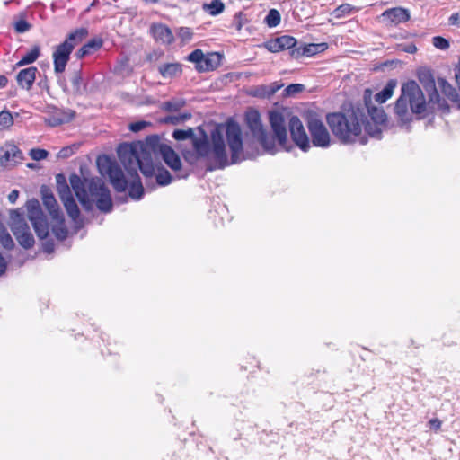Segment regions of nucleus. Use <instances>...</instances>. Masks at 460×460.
<instances>
[{"label": "nucleus", "mask_w": 460, "mask_h": 460, "mask_svg": "<svg viewBox=\"0 0 460 460\" xmlns=\"http://www.w3.org/2000/svg\"><path fill=\"white\" fill-rule=\"evenodd\" d=\"M141 146H131L124 143L118 147V156L123 164L127 174L120 167L108 156L102 155L97 158V165L102 174H107L113 188L119 191H125L129 189V196L136 200L142 199L144 188L137 172L139 169L142 174L146 177H152L155 173L153 158L149 156H139L138 149Z\"/></svg>", "instance_id": "obj_1"}, {"label": "nucleus", "mask_w": 460, "mask_h": 460, "mask_svg": "<svg viewBox=\"0 0 460 460\" xmlns=\"http://www.w3.org/2000/svg\"><path fill=\"white\" fill-rule=\"evenodd\" d=\"M372 92L366 89L364 105L345 111L328 114L327 123L332 133L343 143L358 142L365 145L368 137L374 136V104L371 99Z\"/></svg>", "instance_id": "obj_2"}, {"label": "nucleus", "mask_w": 460, "mask_h": 460, "mask_svg": "<svg viewBox=\"0 0 460 460\" xmlns=\"http://www.w3.org/2000/svg\"><path fill=\"white\" fill-rule=\"evenodd\" d=\"M172 137L179 141L190 139L194 151L199 157H207L215 162L220 168L227 166L223 126H217L211 131L210 141L207 134L201 129H199V136H195L191 128L176 129L173 131Z\"/></svg>", "instance_id": "obj_3"}, {"label": "nucleus", "mask_w": 460, "mask_h": 460, "mask_svg": "<svg viewBox=\"0 0 460 460\" xmlns=\"http://www.w3.org/2000/svg\"><path fill=\"white\" fill-rule=\"evenodd\" d=\"M71 188L85 210H91L95 204L99 210L108 213L112 209L109 189L102 179L81 178L74 173L69 178Z\"/></svg>", "instance_id": "obj_4"}, {"label": "nucleus", "mask_w": 460, "mask_h": 460, "mask_svg": "<svg viewBox=\"0 0 460 460\" xmlns=\"http://www.w3.org/2000/svg\"><path fill=\"white\" fill-rule=\"evenodd\" d=\"M426 111V99L419 84L408 81L402 85L401 95L394 105V113L402 124H409L412 115H421Z\"/></svg>", "instance_id": "obj_5"}, {"label": "nucleus", "mask_w": 460, "mask_h": 460, "mask_svg": "<svg viewBox=\"0 0 460 460\" xmlns=\"http://www.w3.org/2000/svg\"><path fill=\"white\" fill-rule=\"evenodd\" d=\"M131 146H141L138 149L139 156L156 157L159 155L164 163L174 172H178L181 168V161L175 151L168 145L160 143L157 137H150L146 138V143H133Z\"/></svg>", "instance_id": "obj_6"}, {"label": "nucleus", "mask_w": 460, "mask_h": 460, "mask_svg": "<svg viewBox=\"0 0 460 460\" xmlns=\"http://www.w3.org/2000/svg\"><path fill=\"white\" fill-rule=\"evenodd\" d=\"M87 35L88 31L86 29H76L70 32L62 43L55 47L52 58L56 74H62L66 70L73 49L80 44Z\"/></svg>", "instance_id": "obj_7"}, {"label": "nucleus", "mask_w": 460, "mask_h": 460, "mask_svg": "<svg viewBox=\"0 0 460 460\" xmlns=\"http://www.w3.org/2000/svg\"><path fill=\"white\" fill-rule=\"evenodd\" d=\"M245 121L252 136L264 150L270 154H275L277 152L276 140L264 129L260 113L256 110L248 111L245 114Z\"/></svg>", "instance_id": "obj_8"}, {"label": "nucleus", "mask_w": 460, "mask_h": 460, "mask_svg": "<svg viewBox=\"0 0 460 460\" xmlns=\"http://www.w3.org/2000/svg\"><path fill=\"white\" fill-rule=\"evenodd\" d=\"M56 182L59 198L63 202L67 215L75 224H77L80 217V210L72 196V192L66 182V177L61 173L58 174L56 176Z\"/></svg>", "instance_id": "obj_9"}, {"label": "nucleus", "mask_w": 460, "mask_h": 460, "mask_svg": "<svg viewBox=\"0 0 460 460\" xmlns=\"http://www.w3.org/2000/svg\"><path fill=\"white\" fill-rule=\"evenodd\" d=\"M307 128L314 146L322 148H326L330 146V133L316 113L307 114Z\"/></svg>", "instance_id": "obj_10"}, {"label": "nucleus", "mask_w": 460, "mask_h": 460, "mask_svg": "<svg viewBox=\"0 0 460 460\" xmlns=\"http://www.w3.org/2000/svg\"><path fill=\"white\" fill-rule=\"evenodd\" d=\"M226 136L231 152V162L227 160V165L242 161L243 159L242 157L243 138L240 126L233 121L227 122L226 126Z\"/></svg>", "instance_id": "obj_11"}, {"label": "nucleus", "mask_w": 460, "mask_h": 460, "mask_svg": "<svg viewBox=\"0 0 460 460\" xmlns=\"http://www.w3.org/2000/svg\"><path fill=\"white\" fill-rule=\"evenodd\" d=\"M23 160L22 150L11 141L0 146V168L10 169Z\"/></svg>", "instance_id": "obj_12"}, {"label": "nucleus", "mask_w": 460, "mask_h": 460, "mask_svg": "<svg viewBox=\"0 0 460 460\" xmlns=\"http://www.w3.org/2000/svg\"><path fill=\"white\" fill-rule=\"evenodd\" d=\"M11 230L21 246L25 249L31 248L34 244V238L30 231L28 224L23 218H13Z\"/></svg>", "instance_id": "obj_13"}, {"label": "nucleus", "mask_w": 460, "mask_h": 460, "mask_svg": "<svg viewBox=\"0 0 460 460\" xmlns=\"http://www.w3.org/2000/svg\"><path fill=\"white\" fill-rule=\"evenodd\" d=\"M269 119L271 126V128L274 132L275 137L274 139H277L279 145L288 150L286 147V143L288 141V133L286 128L285 118L279 111H272L269 113Z\"/></svg>", "instance_id": "obj_14"}, {"label": "nucleus", "mask_w": 460, "mask_h": 460, "mask_svg": "<svg viewBox=\"0 0 460 460\" xmlns=\"http://www.w3.org/2000/svg\"><path fill=\"white\" fill-rule=\"evenodd\" d=\"M288 127L293 141L303 151H307L310 147V142L304 125L299 118L292 116L289 119Z\"/></svg>", "instance_id": "obj_15"}, {"label": "nucleus", "mask_w": 460, "mask_h": 460, "mask_svg": "<svg viewBox=\"0 0 460 460\" xmlns=\"http://www.w3.org/2000/svg\"><path fill=\"white\" fill-rule=\"evenodd\" d=\"M410 12L402 7H394L385 11L379 22L386 26L398 25L410 20Z\"/></svg>", "instance_id": "obj_16"}, {"label": "nucleus", "mask_w": 460, "mask_h": 460, "mask_svg": "<svg viewBox=\"0 0 460 460\" xmlns=\"http://www.w3.org/2000/svg\"><path fill=\"white\" fill-rule=\"evenodd\" d=\"M426 79V83L424 87L427 92H429V103H437L438 107L443 111H448V105L447 102L440 99L438 90L436 88V84L434 78L431 75H424V77L420 76V82H424Z\"/></svg>", "instance_id": "obj_17"}, {"label": "nucleus", "mask_w": 460, "mask_h": 460, "mask_svg": "<svg viewBox=\"0 0 460 460\" xmlns=\"http://www.w3.org/2000/svg\"><path fill=\"white\" fill-rule=\"evenodd\" d=\"M40 192L43 204L51 216V218H60V214H62V212L60 211L58 202L51 190L48 187L42 186Z\"/></svg>", "instance_id": "obj_18"}, {"label": "nucleus", "mask_w": 460, "mask_h": 460, "mask_svg": "<svg viewBox=\"0 0 460 460\" xmlns=\"http://www.w3.org/2000/svg\"><path fill=\"white\" fill-rule=\"evenodd\" d=\"M151 33L156 41L163 44H171L174 40L171 29L163 23L153 24L151 26Z\"/></svg>", "instance_id": "obj_19"}, {"label": "nucleus", "mask_w": 460, "mask_h": 460, "mask_svg": "<svg viewBox=\"0 0 460 460\" xmlns=\"http://www.w3.org/2000/svg\"><path fill=\"white\" fill-rule=\"evenodd\" d=\"M37 72L38 69L34 66L22 69L16 76L18 84L26 90H30L34 84Z\"/></svg>", "instance_id": "obj_20"}, {"label": "nucleus", "mask_w": 460, "mask_h": 460, "mask_svg": "<svg viewBox=\"0 0 460 460\" xmlns=\"http://www.w3.org/2000/svg\"><path fill=\"white\" fill-rule=\"evenodd\" d=\"M73 118V113L69 111H64L58 109H53L52 113L45 118V122L51 126L57 127L70 121Z\"/></svg>", "instance_id": "obj_21"}, {"label": "nucleus", "mask_w": 460, "mask_h": 460, "mask_svg": "<svg viewBox=\"0 0 460 460\" xmlns=\"http://www.w3.org/2000/svg\"><path fill=\"white\" fill-rule=\"evenodd\" d=\"M102 46V40L101 39H93L77 50L76 57L79 59L84 58V57L94 53Z\"/></svg>", "instance_id": "obj_22"}, {"label": "nucleus", "mask_w": 460, "mask_h": 460, "mask_svg": "<svg viewBox=\"0 0 460 460\" xmlns=\"http://www.w3.org/2000/svg\"><path fill=\"white\" fill-rule=\"evenodd\" d=\"M323 44H309L303 48H296L292 49L290 51V55L295 58H298L301 56L311 57L320 50H323Z\"/></svg>", "instance_id": "obj_23"}, {"label": "nucleus", "mask_w": 460, "mask_h": 460, "mask_svg": "<svg viewBox=\"0 0 460 460\" xmlns=\"http://www.w3.org/2000/svg\"><path fill=\"white\" fill-rule=\"evenodd\" d=\"M158 70L164 78H173L181 75V66L179 63H168L161 65Z\"/></svg>", "instance_id": "obj_24"}, {"label": "nucleus", "mask_w": 460, "mask_h": 460, "mask_svg": "<svg viewBox=\"0 0 460 460\" xmlns=\"http://www.w3.org/2000/svg\"><path fill=\"white\" fill-rule=\"evenodd\" d=\"M152 158H153V164L155 166L154 175L155 174V176H156V182L161 186H166V185L170 184L172 180L171 173L167 170L160 167L159 165H157L155 163V160H157L158 157H152Z\"/></svg>", "instance_id": "obj_25"}, {"label": "nucleus", "mask_w": 460, "mask_h": 460, "mask_svg": "<svg viewBox=\"0 0 460 460\" xmlns=\"http://www.w3.org/2000/svg\"><path fill=\"white\" fill-rule=\"evenodd\" d=\"M396 85L397 81L395 79H390L384 89L378 93H376V102L379 103L385 102L392 97Z\"/></svg>", "instance_id": "obj_26"}, {"label": "nucleus", "mask_w": 460, "mask_h": 460, "mask_svg": "<svg viewBox=\"0 0 460 460\" xmlns=\"http://www.w3.org/2000/svg\"><path fill=\"white\" fill-rule=\"evenodd\" d=\"M31 222L40 239H44L48 236L49 226L44 216L39 217L37 219H31Z\"/></svg>", "instance_id": "obj_27"}, {"label": "nucleus", "mask_w": 460, "mask_h": 460, "mask_svg": "<svg viewBox=\"0 0 460 460\" xmlns=\"http://www.w3.org/2000/svg\"><path fill=\"white\" fill-rule=\"evenodd\" d=\"M55 224L52 226V233L58 240H65L67 236L68 231L65 226L63 214H60V218H52Z\"/></svg>", "instance_id": "obj_28"}, {"label": "nucleus", "mask_w": 460, "mask_h": 460, "mask_svg": "<svg viewBox=\"0 0 460 460\" xmlns=\"http://www.w3.org/2000/svg\"><path fill=\"white\" fill-rule=\"evenodd\" d=\"M438 84L442 93L450 101L454 102L455 100L458 99V93H456V90L445 78L438 77Z\"/></svg>", "instance_id": "obj_29"}, {"label": "nucleus", "mask_w": 460, "mask_h": 460, "mask_svg": "<svg viewBox=\"0 0 460 460\" xmlns=\"http://www.w3.org/2000/svg\"><path fill=\"white\" fill-rule=\"evenodd\" d=\"M40 54V49L39 46H34L29 52L22 57L20 61L17 63L18 66L32 64L35 62Z\"/></svg>", "instance_id": "obj_30"}, {"label": "nucleus", "mask_w": 460, "mask_h": 460, "mask_svg": "<svg viewBox=\"0 0 460 460\" xmlns=\"http://www.w3.org/2000/svg\"><path fill=\"white\" fill-rule=\"evenodd\" d=\"M225 4L221 0H212L208 4H203V10L212 16L218 15L223 13Z\"/></svg>", "instance_id": "obj_31"}, {"label": "nucleus", "mask_w": 460, "mask_h": 460, "mask_svg": "<svg viewBox=\"0 0 460 460\" xmlns=\"http://www.w3.org/2000/svg\"><path fill=\"white\" fill-rule=\"evenodd\" d=\"M203 52L200 49H195L188 56V60L196 64V68L199 71H207L208 66L202 65L203 62Z\"/></svg>", "instance_id": "obj_32"}, {"label": "nucleus", "mask_w": 460, "mask_h": 460, "mask_svg": "<svg viewBox=\"0 0 460 460\" xmlns=\"http://www.w3.org/2000/svg\"><path fill=\"white\" fill-rule=\"evenodd\" d=\"M27 210L29 219H37V217L43 216L40 203L36 199L29 200L27 202Z\"/></svg>", "instance_id": "obj_33"}, {"label": "nucleus", "mask_w": 460, "mask_h": 460, "mask_svg": "<svg viewBox=\"0 0 460 460\" xmlns=\"http://www.w3.org/2000/svg\"><path fill=\"white\" fill-rule=\"evenodd\" d=\"M281 21V15L276 9H270L266 15L264 22L270 28L277 27Z\"/></svg>", "instance_id": "obj_34"}, {"label": "nucleus", "mask_w": 460, "mask_h": 460, "mask_svg": "<svg viewBox=\"0 0 460 460\" xmlns=\"http://www.w3.org/2000/svg\"><path fill=\"white\" fill-rule=\"evenodd\" d=\"M279 40V44L282 48V50L284 49H296V40L294 37L288 36V35H283L280 37H278Z\"/></svg>", "instance_id": "obj_35"}, {"label": "nucleus", "mask_w": 460, "mask_h": 460, "mask_svg": "<svg viewBox=\"0 0 460 460\" xmlns=\"http://www.w3.org/2000/svg\"><path fill=\"white\" fill-rule=\"evenodd\" d=\"M353 7L349 4H343L338 6L333 12L332 15L337 18H342L351 13Z\"/></svg>", "instance_id": "obj_36"}, {"label": "nucleus", "mask_w": 460, "mask_h": 460, "mask_svg": "<svg viewBox=\"0 0 460 460\" xmlns=\"http://www.w3.org/2000/svg\"><path fill=\"white\" fill-rule=\"evenodd\" d=\"M185 104L183 100H173L165 102L162 104V108L168 111H176L182 108Z\"/></svg>", "instance_id": "obj_37"}, {"label": "nucleus", "mask_w": 460, "mask_h": 460, "mask_svg": "<svg viewBox=\"0 0 460 460\" xmlns=\"http://www.w3.org/2000/svg\"><path fill=\"white\" fill-rule=\"evenodd\" d=\"M177 36L181 39L182 43H187L192 39L193 32L189 27H180L177 31Z\"/></svg>", "instance_id": "obj_38"}, {"label": "nucleus", "mask_w": 460, "mask_h": 460, "mask_svg": "<svg viewBox=\"0 0 460 460\" xmlns=\"http://www.w3.org/2000/svg\"><path fill=\"white\" fill-rule=\"evenodd\" d=\"M13 119L10 111H2L0 112V127L6 128L13 125Z\"/></svg>", "instance_id": "obj_39"}, {"label": "nucleus", "mask_w": 460, "mask_h": 460, "mask_svg": "<svg viewBox=\"0 0 460 460\" xmlns=\"http://www.w3.org/2000/svg\"><path fill=\"white\" fill-rule=\"evenodd\" d=\"M263 47L272 53L282 51L278 37L264 42Z\"/></svg>", "instance_id": "obj_40"}, {"label": "nucleus", "mask_w": 460, "mask_h": 460, "mask_svg": "<svg viewBox=\"0 0 460 460\" xmlns=\"http://www.w3.org/2000/svg\"><path fill=\"white\" fill-rule=\"evenodd\" d=\"M432 42L437 49L442 50L447 49L450 46L449 41L441 36L433 37Z\"/></svg>", "instance_id": "obj_41"}, {"label": "nucleus", "mask_w": 460, "mask_h": 460, "mask_svg": "<svg viewBox=\"0 0 460 460\" xmlns=\"http://www.w3.org/2000/svg\"><path fill=\"white\" fill-rule=\"evenodd\" d=\"M305 90V85L301 84H292L286 87V95L292 96Z\"/></svg>", "instance_id": "obj_42"}, {"label": "nucleus", "mask_w": 460, "mask_h": 460, "mask_svg": "<svg viewBox=\"0 0 460 460\" xmlns=\"http://www.w3.org/2000/svg\"><path fill=\"white\" fill-rule=\"evenodd\" d=\"M31 157L35 161H40L48 156V152L45 149L33 148L30 151Z\"/></svg>", "instance_id": "obj_43"}, {"label": "nucleus", "mask_w": 460, "mask_h": 460, "mask_svg": "<svg viewBox=\"0 0 460 460\" xmlns=\"http://www.w3.org/2000/svg\"><path fill=\"white\" fill-rule=\"evenodd\" d=\"M0 241L4 248L10 249L13 246V239L6 232H3L0 235Z\"/></svg>", "instance_id": "obj_44"}, {"label": "nucleus", "mask_w": 460, "mask_h": 460, "mask_svg": "<svg viewBox=\"0 0 460 460\" xmlns=\"http://www.w3.org/2000/svg\"><path fill=\"white\" fill-rule=\"evenodd\" d=\"M30 27V24L25 20H20L14 24L15 31L19 33H23L29 31Z\"/></svg>", "instance_id": "obj_45"}, {"label": "nucleus", "mask_w": 460, "mask_h": 460, "mask_svg": "<svg viewBox=\"0 0 460 460\" xmlns=\"http://www.w3.org/2000/svg\"><path fill=\"white\" fill-rule=\"evenodd\" d=\"M386 121V114L383 109H378L376 107V125L383 124Z\"/></svg>", "instance_id": "obj_46"}, {"label": "nucleus", "mask_w": 460, "mask_h": 460, "mask_svg": "<svg viewBox=\"0 0 460 460\" xmlns=\"http://www.w3.org/2000/svg\"><path fill=\"white\" fill-rule=\"evenodd\" d=\"M187 118H190V115H183V116H168L164 119V122L166 123H172V124H178L181 121H183Z\"/></svg>", "instance_id": "obj_47"}, {"label": "nucleus", "mask_w": 460, "mask_h": 460, "mask_svg": "<svg viewBox=\"0 0 460 460\" xmlns=\"http://www.w3.org/2000/svg\"><path fill=\"white\" fill-rule=\"evenodd\" d=\"M148 125L146 121H137L129 125V129L133 132H138L144 129Z\"/></svg>", "instance_id": "obj_48"}, {"label": "nucleus", "mask_w": 460, "mask_h": 460, "mask_svg": "<svg viewBox=\"0 0 460 460\" xmlns=\"http://www.w3.org/2000/svg\"><path fill=\"white\" fill-rule=\"evenodd\" d=\"M448 22L450 25L460 26V13H452L448 19Z\"/></svg>", "instance_id": "obj_49"}, {"label": "nucleus", "mask_w": 460, "mask_h": 460, "mask_svg": "<svg viewBox=\"0 0 460 460\" xmlns=\"http://www.w3.org/2000/svg\"><path fill=\"white\" fill-rule=\"evenodd\" d=\"M19 197V191L17 190H13L8 195V200L10 203L13 204L16 202Z\"/></svg>", "instance_id": "obj_50"}, {"label": "nucleus", "mask_w": 460, "mask_h": 460, "mask_svg": "<svg viewBox=\"0 0 460 460\" xmlns=\"http://www.w3.org/2000/svg\"><path fill=\"white\" fill-rule=\"evenodd\" d=\"M72 83L76 91H79L82 83V77L79 75H75L72 80Z\"/></svg>", "instance_id": "obj_51"}, {"label": "nucleus", "mask_w": 460, "mask_h": 460, "mask_svg": "<svg viewBox=\"0 0 460 460\" xmlns=\"http://www.w3.org/2000/svg\"><path fill=\"white\" fill-rule=\"evenodd\" d=\"M72 154L71 147H65L62 148L59 152L58 156V157H68Z\"/></svg>", "instance_id": "obj_52"}, {"label": "nucleus", "mask_w": 460, "mask_h": 460, "mask_svg": "<svg viewBox=\"0 0 460 460\" xmlns=\"http://www.w3.org/2000/svg\"><path fill=\"white\" fill-rule=\"evenodd\" d=\"M7 263L4 258L0 254V276L3 275L6 270Z\"/></svg>", "instance_id": "obj_53"}, {"label": "nucleus", "mask_w": 460, "mask_h": 460, "mask_svg": "<svg viewBox=\"0 0 460 460\" xmlns=\"http://www.w3.org/2000/svg\"><path fill=\"white\" fill-rule=\"evenodd\" d=\"M429 426L434 429H438L441 426V421L438 419H431L429 420Z\"/></svg>", "instance_id": "obj_54"}, {"label": "nucleus", "mask_w": 460, "mask_h": 460, "mask_svg": "<svg viewBox=\"0 0 460 460\" xmlns=\"http://www.w3.org/2000/svg\"><path fill=\"white\" fill-rule=\"evenodd\" d=\"M202 65H206V66H208L207 71L212 70L215 67L214 65L211 62V59L209 58H208V57H205V56H203Z\"/></svg>", "instance_id": "obj_55"}, {"label": "nucleus", "mask_w": 460, "mask_h": 460, "mask_svg": "<svg viewBox=\"0 0 460 460\" xmlns=\"http://www.w3.org/2000/svg\"><path fill=\"white\" fill-rule=\"evenodd\" d=\"M54 250L53 248V244L51 243H49L47 242L46 243H44V251L48 253H50L52 252Z\"/></svg>", "instance_id": "obj_56"}, {"label": "nucleus", "mask_w": 460, "mask_h": 460, "mask_svg": "<svg viewBox=\"0 0 460 460\" xmlns=\"http://www.w3.org/2000/svg\"><path fill=\"white\" fill-rule=\"evenodd\" d=\"M7 84V78L4 75H0V88H3Z\"/></svg>", "instance_id": "obj_57"}, {"label": "nucleus", "mask_w": 460, "mask_h": 460, "mask_svg": "<svg viewBox=\"0 0 460 460\" xmlns=\"http://www.w3.org/2000/svg\"><path fill=\"white\" fill-rule=\"evenodd\" d=\"M375 134H376V139L381 138V131L376 127Z\"/></svg>", "instance_id": "obj_58"}, {"label": "nucleus", "mask_w": 460, "mask_h": 460, "mask_svg": "<svg viewBox=\"0 0 460 460\" xmlns=\"http://www.w3.org/2000/svg\"><path fill=\"white\" fill-rule=\"evenodd\" d=\"M416 49H416V47H415V46H411V47H409V49H407V52H409V53H413V52H415V51H416Z\"/></svg>", "instance_id": "obj_59"}, {"label": "nucleus", "mask_w": 460, "mask_h": 460, "mask_svg": "<svg viewBox=\"0 0 460 460\" xmlns=\"http://www.w3.org/2000/svg\"><path fill=\"white\" fill-rule=\"evenodd\" d=\"M146 3H151V4H155L157 3L159 0H144Z\"/></svg>", "instance_id": "obj_60"}, {"label": "nucleus", "mask_w": 460, "mask_h": 460, "mask_svg": "<svg viewBox=\"0 0 460 460\" xmlns=\"http://www.w3.org/2000/svg\"><path fill=\"white\" fill-rule=\"evenodd\" d=\"M454 102H456L458 106V108L460 109V96L458 95V99L457 100H455Z\"/></svg>", "instance_id": "obj_61"}]
</instances>
